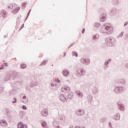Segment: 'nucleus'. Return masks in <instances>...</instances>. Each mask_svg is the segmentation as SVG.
Returning a JSON list of instances; mask_svg holds the SVG:
<instances>
[{
    "mask_svg": "<svg viewBox=\"0 0 128 128\" xmlns=\"http://www.w3.org/2000/svg\"><path fill=\"white\" fill-rule=\"evenodd\" d=\"M114 120H118L120 118V113L116 114L114 116Z\"/></svg>",
    "mask_w": 128,
    "mask_h": 128,
    "instance_id": "obj_24",
    "label": "nucleus"
},
{
    "mask_svg": "<svg viewBox=\"0 0 128 128\" xmlns=\"http://www.w3.org/2000/svg\"><path fill=\"white\" fill-rule=\"evenodd\" d=\"M53 126H54V128H56L58 126V123L56 121L53 122Z\"/></svg>",
    "mask_w": 128,
    "mask_h": 128,
    "instance_id": "obj_36",
    "label": "nucleus"
},
{
    "mask_svg": "<svg viewBox=\"0 0 128 128\" xmlns=\"http://www.w3.org/2000/svg\"><path fill=\"white\" fill-rule=\"evenodd\" d=\"M92 84H94V86H96V80H94V82H92Z\"/></svg>",
    "mask_w": 128,
    "mask_h": 128,
    "instance_id": "obj_50",
    "label": "nucleus"
},
{
    "mask_svg": "<svg viewBox=\"0 0 128 128\" xmlns=\"http://www.w3.org/2000/svg\"><path fill=\"white\" fill-rule=\"evenodd\" d=\"M4 64L2 65V66L0 67V70H4Z\"/></svg>",
    "mask_w": 128,
    "mask_h": 128,
    "instance_id": "obj_49",
    "label": "nucleus"
},
{
    "mask_svg": "<svg viewBox=\"0 0 128 128\" xmlns=\"http://www.w3.org/2000/svg\"><path fill=\"white\" fill-rule=\"evenodd\" d=\"M124 34V32H121V33L118 36V38H122Z\"/></svg>",
    "mask_w": 128,
    "mask_h": 128,
    "instance_id": "obj_38",
    "label": "nucleus"
},
{
    "mask_svg": "<svg viewBox=\"0 0 128 128\" xmlns=\"http://www.w3.org/2000/svg\"><path fill=\"white\" fill-rule=\"evenodd\" d=\"M30 12H28V14H27V16L28 17L30 16Z\"/></svg>",
    "mask_w": 128,
    "mask_h": 128,
    "instance_id": "obj_57",
    "label": "nucleus"
},
{
    "mask_svg": "<svg viewBox=\"0 0 128 128\" xmlns=\"http://www.w3.org/2000/svg\"><path fill=\"white\" fill-rule=\"evenodd\" d=\"M98 38H100V35L96 34L92 36V40L95 42H96L98 40Z\"/></svg>",
    "mask_w": 128,
    "mask_h": 128,
    "instance_id": "obj_30",
    "label": "nucleus"
},
{
    "mask_svg": "<svg viewBox=\"0 0 128 128\" xmlns=\"http://www.w3.org/2000/svg\"><path fill=\"white\" fill-rule=\"evenodd\" d=\"M48 114V108H45L42 112V116H46Z\"/></svg>",
    "mask_w": 128,
    "mask_h": 128,
    "instance_id": "obj_16",
    "label": "nucleus"
},
{
    "mask_svg": "<svg viewBox=\"0 0 128 128\" xmlns=\"http://www.w3.org/2000/svg\"><path fill=\"white\" fill-rule=\"evenodd\" d=\"M72 54L74 56H76V58H78V52L76 51H73L72 52Z\"/></svg>",
    "mask_w": 128,
    "mask_h": 128,
    "instance_id": "obj_34",
    "label": "nucleus"
},
{
    "mask_svg": "<svg viewBox=\"0 0 128 128\" xmlns=\"http://www.w3.org/2000/svg\"><path fill=\"white\" fill-rule=\"evenodd\" d=\"M55 82H60V79H56Z\"/></svg>",
    "mask_w": 128,
    "mask_h": 128,
    "instance_id": "obj_48",
    "label": "nucleus"
},
{
    "mask_svg": "<svg viewBox=\"0 0 128 128\" xmlns=\"http://www.w3.org/2000/svg\"><path fill=\"white\" fill-rule=\"evenodd\" d=\"M38 82H36V80H34L30 82V88H34V86H37Z\"/></svg>",
    "mask_w": 128,
    "mask_h": 128,
    "instance_id": "obj_23",
    "label": "nucleus"
},
{
    "mask_svg": "<svg viewBox=\"0 0 128 128\" xmlns=\"http://www.w3.org/2000/svg\"><path fill=\"white\" fill-rule=\"evenodd\" d=\"M19 27H20V23L16 22V29L18 30Z\"/></svg>",
    "mask_w": 128,
    "mask_h": 128,
    "instance_id": "obj_43",
    "label": "nucleus"
},
{
    "mask_svg": "<svg viewBox=\"0 0 128 128\" xmlns=\"http://www.w3.org/2000/svg\"><path fill=\"white\" fill-rule=\"evenodd\" d=\"M18 128H28V126L26 124H24L22 122H19L18 124Z\"/></svg>",
    "mask_w": 128,
    "mask_h": 128,
    "instance_id": "obj_18",
    "label": "nucleus"
},
{
    "mask_svg": "<svg viewBox=\"0 0 128 128\" xmlns=\"http://www.w3.org/2000/svg\"><path fill=\"white\" fill-rule=\"evenodd\" d=\"M70 88L66 85L64 86L62 88V92H68V94L66 95V96L68 97V98L69 100H72V96H74V92H70Z\"/></svg>",
    "mask_w": 128,
    "mask_h": 128,
    "instance_id": "obj_3",
    "label": "nucleus"
},
{
    "mask_svg": "<svg viewBox=\"0 0 128 128\" xmlns=\"http://www.w3.org/2000/svg\"><path fill=\"white\" fill-rule=\"evenodd\" d=\"M9 94L10 96H14V94H16V90L12 89L9 92Z\"/></svg>",
    "mask_w": 128,
    "mask_h": 128,
    "instance_id": "obj_25",
    "label": "nucleus"
},
{
    "mask_svg": "<svg viewBox=\"0 0 128 128\" xmlns=\"http://www.w3.org/2000/svg\"><path fill=\"white\" fill-rule=\"evenodd\" d=\"M66 56V52H64V55L63 56L64 58V56Z\"/></svg>",
    "mask_w": 128,
    "mask_h": 128,
    "instance_id": "obj_55",
    "label": "nucleus"
},
{
    "mask_svg": "<svg viewBox=\"0 0 128 128\" xmlns=\"http://www.w3.org/2000/svg\"><path fill=\"white\" fill-rule=\"evenodd\" d=\"M22 108H23L24 110H28V108H26V106H24V105H23V106H22Z\"/></svg>",
    "mask_w": 128,
    "mask_h": 128,
    "instance_id": "obj_46",
    "label": "nucleus"
},
{
    "mask_svg": "<svg viewBox=\"0 0 128 128\" xmlns=\"http://www.w3.org/2000/svg\"><path fill=\"white\" fill-rule=\"evenodd\" d=\"M78 76H83L86 74V70L83 68H80L76 70Z\"/></svg>",
    "mask_w": 128,
    "mask_h": 128,
    "instance_id": "obj_7",
    "label": "nucleus"
},
{
    "mask_svg": "<svg viewBox=\"0 0 128 128\" xmlns=\"http://www.w3.org/2000/svg\"><path fill=\"white\" fill-rule=\"evenodd\" d=\"M80 62L82 64H83L88 65L90 64V58H82L80 59Z\"/></svg>",
    "mask_w": 128,
    "mask_h": 128,
    "instance_id": "obj_10",
    "label": "nucleus"
},
{
    "mask_svg": "<svg viewBox=\"0 0 128 128\" xmlns=\"http://www.w3.org/2000/svg\"><path fill=\"white\" fill-rule=\"evenodd\" d=\"M105 40L107 46H108L114 47L116 46V38L113 37H109L108 38H106Z\"/></svg>",
    "mask_w": 128,
    "mask_h": 128,
    "instance_id": "obj_4",
    "label": "nucleus"
},
{
    "mask_svg": "<svg viewBox=\"0 0 128 128\" xmlns=\"http://www.w3.org/2000/svg\"><path fill=\"white\" fill-rule=\"evenodd\" d=\"M19 114L20 118L22 119L24 118V116H26V112L24 111H20Z\"/></svg>",
    "mask_w": 128,
    "mask_h": 128,
    "instance_id": "obj_27",
    "label": "nucleus"
},
{
    "mask_svg": "<svg viewBox=\"0 0 128 128\" xmlns=\"http://www.w3.org/2000/svg\"><path fill=\"white\" fill-rule=\"evenodd\" d=\"M87 100L88 104H92V96L91 94L88 95L87 96Z\"/></svg>",
    "mask_w": 128,
    "mask_h": 128,
    "instance_id": "obj_22",
    "label": "nucleus"
},
{
    "mask_svg": "<svg viewBox=\"0 0 128 128\" xmlns=\"http://www.w3.org/2000/svg\"><path fill=\"white\" fill-rule=\"evenodd\" d=\"M128 22H126L124 23V26H128Z\"/></svg>",
    "mask_w": 128,
    "mask_h": 128,
    "instance_id": "obj_47",
    "label": "nucleus"
},
{
    "mask_svg": "<svg viewBox=\"0 0 128 128\" xmlns=\"http://www.w3.org/2000/svg\"><path fill=\"white\" fill-rule=\"evenodd\" d=\"M74 42L72 43L70 46H74Z\"/></svg>",
    "mask_w": 128,
    "mask_h": 128,
    "instance_id": "obj_56",
    "label": "nucleus"
},
{
    "mask_svg": "<svg viewBox=\"0 0 128 128\" xmlns=\"http://www.w3.org/2000/svg\"><path fill=\"white\" fill-rule=\"evenodd\" d=\"M75 93L76 96H78L80 98H82V97L84 96V94L80 91L76 90V91Z\"/></svg>",
    "mask_w": 128,
    "mask_h": 128,
    "instance_id": "obj_20",
    "label": "nucleus"
},
{
    "mask_svg": "<svg viewBox=\"0 0 128 128\" xmlns=\"http://www.w3.org/2000/svg\"><path fill=\"white\" fill-rule=\"evenodd\" d=\"M20 66L22 70H24V68H26V64H20Z\"/></svg>",
    "mask_w": 128,
    "mask_h": 128,
    "instance_id": "obj_35",
    "label": "nucleus"
},
{
    "mask_svg": "<svg viewBox=\"0 0 128 128\" xmlns=\"http://www.w3.org/2000/svg\"><path fill=\"white\" fill-rule=\"evenodd\" d=\"M59 98L60 102H68V98L64 96V94H61Z\"/></svg>",
    "mask_w": 128,
    "mask_h": 128,
    "instance_id": "obj_11",
    "label": "nucleus"
},
{
    "mask_svg": "<svg viewBox=\"0 0 128 128\" xmlns=\"http://www.w3.org/2000/svg\"><path fill=\"white\" fill-rule=\"evenodd\" d=\"M126 84V80L121 78L117 80L116 86H120V84Z\"/></svg>",
    "mask_w": 128,
    "mask_h": 128,
    "instance_id": "obj_13",
    "label": "nucleus"
},
{
    "mask_svg": "<svg viewBox=\"0 0 128 128\" xmlns=\"http://www.w3.org/2000/svg\"><path fill=\"white\" fill-rule=\"evenodd\" d=\"M54 84H55V86H58V84L55 82V83H54Z\"/></svg>",
    "mask_w": 128,
    "mask_h": 128,
    "instance_id": "obj_58",
    "label": "nucleus"
},
{
    "mask_svg": "<svg viewBox=\"0 0 128 128\" xmlns=\"http://www.w3.org/2000/svg\"><path fill=\"white\" fill-rule=\"evenodd\" d=\"M18 73L16 72H13L10 74H6V76H4V82H8L11 80L12 84H16V86H18L22 84L21 82L18 81Z\"/></svg>",
    "mask_w": 128,
    "mask_h": 128,
    "instance_id": "obj_1",
    "label": "nucleus"
},
{
    "mask_svg": "<svg viewBox=\"0 0 128 128\" xmlns=\"http://www.w3.org/2000/svg\"><path fill=\"white\" fill-rule=\"evenodd\" d=\"M112 4L114 6H118L120 4V1L118 0H112Z\"/></svg>",
    "mask_w": 128,
    "mask_h": 128,
    "instance_id": "obj_32",
    "label": "nucleus"
},
{
    "mask_svg": "<svg viewBox=\"0 0 128 128\" xmlns=\"http://www.w3.org/2000/svg\"><path fill=\"white\" fill-rule=\"evenodd\" d=\"M46 60H45L44 61H43L41 64H40V66H46Z\"/></svg>",
    "mask_w": 128,
    "mask_h": 128,
    "instance_id": "obj_39",
    "label": "nucleus"
},
{
    "mask_svg": "<svg viewBox=\"0 0 128 128\" xmlns=\"http://www.w3.org/2000/svg\"><path fill=\"white\" fill-rule=\"evenodd\" d=\"M18 102V100H16V98H14V100L12 101V102L13 104H16V102Z\"/></svg>",
    "mask_w": 128,
    "mask_h": 128,
    "instance_id": "obj_42",
    "label": "nucleus"
},
{
    "mask_svg": "<svg viewBox=\"0 0 128 128\" xmlns=\"http://www.w3.org/2000/svg\"><path fill=\"white\" fill-rule=\"evenodd\" d=\"M41 124L44 128H48V124H46V122L45 121H42L41 122Z\"/></svg>",
    "mask_w": 128,
    "mask_h": 128,
    "instance_id": "obj_28",
    "label": "nucleus"
},
{
    "mask_svg": "<svg viewBox=\"0 0 128 128\" xmlns=\"http://www.w3.org/2000/svg\"><path fill=\"white\" fill-rule=\"evenodd\" d=\"M98 88L96 87V86H94V88H92V93L94 94H98Z\"/></svg>",
    "mask_w": 128,
    "mask_h": 128,
    "instance_id": "obj_26",
    "label": "nucleus"
},
{
    "mask_svg": "<svg viewBox=\"0 0 128 128\" xmlns=\"http://www.w3.org/2000/svg\"><path fill=\"white\" fill-rule=\"evenodd\" d=\"M56 128H62L60 126H57V127H56Z\"/></svg>",
    "mask_w": 128,
    "mask_h": 128,
    "instance_id": "obj_59",
    "label": "nucleus"
},
{
    "mask_svg": "<svg viewBox=\"0 0 128 128\" xmlns=\"http://www.w3.org/2000/svg\"><path fill=\"white\" fill-rule=\"evenodd\" d=\"M106 120H108V119L106 118H101L100 120V122H102V124H104L106 122Z\"/></svg>",
    "mask_w": 128,
    "mask_h": 128,
    "instance_id": "obj_33",
    "label": "nucleus"
},
{
    "mask_svg": "<svg viewBox=\"0 0 128 128\" xmlns=\"http://www.w3.org/2000/svg\"><path fill=\"white\" fill-rule=\"evenodd\" d=\"M94 26L95 28H100V24L98 22H96L94 24Z\"/></svg>",
    "mask_w": 128,
    "mask_h": 128,
    "instance_id": "obj_37",
    "label": "nucleus"
},
{
    "mask_svg": "<svg viewBox=\"0 0 128 128\" xmlns=\"http://www.w3.org/2000/svg\"><path fill=\"white\" fill-rule=\"evenodd\" d=\"M62 75L64 76H68L70 74V71L68 69H64L62 72Z\"/></svg>",
    "mask_w": 128,
    "mask_h": 128,
    "instance_id": "obj_17",
    "label": "nucleus"
},
{
    "mask_svg": "<svg viewBox=\"0 0 128 128\" xmlns=\"http://www.w3.org/2000/svg\"><path fill=\"white\" fill-rule=\"evenodd\" d=\"M106 13H102L100 16V22H106Z\"/></svg>",
    "mask_w": 128,
    "mask_h": 128,
    "instance_id": "obj_12",
    "label": "nucleus"
},
{
    "mask_svg": "<svg viewBox=\"0 0 128 128\" xmlns=\"http://www.w3.org/2000/svg\"><path fill=\"white\" fill-rule=\"evenodd\" d=\"M108 126H109L110 128H112V122H109Z\"/></svg>",
    "mask_w": 128,
    "mask_h": 128,
    "instance_id": "obj_45",
    "label": "nucleus"
},
{
    "mask_svg": "<svg viewBox=\"0 0 128 128\" xmlns=\"http://www.w3.org/2000/svg\"><path fill=\"white\" fill-rule=\"evenodd\" d=\"M8 12L5 10H0V18H8Z\"/></svg>",
    "mask_w": 128,
    "mask_h": 128,
    "instance_id": "obj_9",
    "label": "nucleus"
},
{
    "mask_svg": "<svg viewBox=\"0 0 128 128\" xmlns=\"http://www.w3.org/2000/svg\"><path fill=\"white\" fill-rule=\"evenodd\" d=\"M110 62H112V59L109 58L104 62V70H106V68H108V64Z\"/></svg>",
    "mask_w": 128,
    "mask_h": 128,
    "instance_id": "obj_14",
    "label": "nucleus"
},
{
    "mask_svg": "<svg viewBox=\"0 0 128 128\" xmlns=\"http://www.w3.org/2000/svg\"><path fill=\"white\" fill-rule=\"evenodd\" d=\"M4 64L6 66H8V62H4Z\"/></svg>",
    "mask_w": 128,
    "mask_h": 128,
    "instance_id": "obj_51",
    "label": "nucleus"
},
{
    "mask_svg": "<svg viewBox=\"0 0 128 128\" xmlns=\"http://www.w3.org/2000/svg\"><path fill=\"white\" fill-rule=\"evenodd\" d=\"M84 114V110H79L78 111L76 112V114L77 116H82Z\"/></svg>",
    "mask_w": 128,
    "mask_h": 128,
    "instance_id": "obj_19",
    "label": "nucleus"
},
{
    "mask_svg": "<svg viewBox=\"0 0 128 128\" xmlns=\"http://www.w3.org/2000/svg\"><path fill=\"white\" fill-rule=\"evenodd\" d=\"M24 27V24H22L21 26H20V28L19 30H22Z\"/></svg>",
    "mask_w": 128,
    "mask_h": 128,
    "instance_id": "obj_44",
    "label": "nucleus"
},
{
    "mask_svg": "<svg viewBox=\"0 0 128 128\" xmlns=\"http://www.w3.org/2000/svg\"><path fill=\"white\" fill-rule=\"evenodd\" d=\"M70 128H74V126L71 125L70 127Z\"/></svg>",
    "mask_w": 128,
    "mask_h": 128,
    "instance_id": "obj_60",
    "label": "nucleus"
},
{
    "mask_svg": "<svg viewBox=\"0 0 128 128\" xmlns=\"http://www.w3.org/2000/svg\"><path fill=\"white\" fill-rule=\"evenodd\" d=\"M6 114H8V112H10V110L6 109Z\"/></svg>",
    "mask_w": 128,
    "mask_h": 128,
    "instance_id": "obj_53",
    "label": "nucleus"
},
{
    "mask_svg": "<svg viewBox=\"0 0 128 128\" xmlns=\"http://www.w3.org/2000/svg\"><path fill=\"white\" fill-rule=\"evenodd\" d=\"M116 12V8H114L110 10L111 16H114Z\"/></svg>",
    "mask_w": 128,
    "mask_h": 128,
    "instance_id": "obj_29",
    "label": "nucleus"
},
{
    "mask_svg": "<svg viewBox=\"0 0 128 128\" xmlns=\"http://www.w3.org/2000/svg\"><path fill=\"white\" fill-rule=\"evenodd\" d=\"M86 32V28H84L82 30V34H84V32Z\"/></svg>",
    "mask_w": 128,
    "mask_h": 128,
    "instance_id": "obj_52",
    "label": "nucleus"
},
{
    "mask_svg": "<svg viewBox=\"0 0 128 128\" xmlns=\"http://www.w3.org/2000/svg\"><path fill=\"white\" fill-rule=\"evenodd\" d=\"M126 67L128 68V64H126Z\"/></svg>",
    "mask_w": 128,
    "mask_h": 128,
    "instance_id": "obj_64",
    "label": "nucleus"
},
{
    "mask_svg": "<svg viewBox=\"0 0 128 128\" xmlns=\"http://www.w3.org/2000/svg\"><path fill=\"white\" fill-rule=\"evenodd\" d=\"M72 48V46H70L68 47V48Z\"/></svg>",
    "mask_w": 128,
    "mask_h": 128,
    "instance_id": "obj_63",
    "label": "nucleus"
},
{
    "mask_svg": "<svg viewBox=\"0 0 128 128\" xmlns=\"http://www.w3.org/2000/svg\"><path fill=\"white\" fill-rule=\"evenodd\" d=\"M20 98H22L20 100L21 102H23L24 104H28V100L24 94H21L20 95Z\"/></svg>",
    "mask_w": 128,
    "mask_h": 128,
    "instance_id": "obj_8",
    "label": "nucleus"
},
{
    "mask_svg": "<svg viewBox=\"0 0 128 128\" xmlns=\"http://www.w3.org/2000/svg\"><path fill=\"white\" fill-rule=\"evenodd\" d=\"M8 8H11L12 10V12L16 14H18L20 12V7H17L16 4H10L8 6Z\"/></svg>",
    "mask_w": 128,
    "mask_h": 128,
    "instance_id": "obj_5",
    "label": "nucleus"
},
{
    "mask_svg": "<svg viewBox=\"0 0 128 128\" xmlns=\"http://www.w3.org/2000/svg\"><path fill=\"white\" fill-rule=\"evenodd\" d=\"M28 16H26V17L25 18L24 22H26V20H28Z\"/></svg>",
    "mask_w": 128,
    "mask_h": 128,
    "instance_id": "obj_61",
    "label": "nucleus"
},
{
    "mask_svg": "<svg viewBox=\"0 0 128 128\" xmlns=\"http://www.w3.org/2000/svg\"><path fill=\"white\" fill-rule=\"evenodd\" d=\"M59 122L62 124V122H64V116H60V121Z\"/></svg>",
    "mask_w": 128,
    "mask_h": 128,
    "instance_id": "obj_31",
    "label": "nucleus"
},
{
    "mask_svg": "<svg viewBox=\"0 0 128 128\" xmlns=\"http://www.w3.org/2000/svg\"><path fill=\"white\" fill-rule=\"evenodd\" d=\"M26 2H23L22 4V9L24 8H26Z\"/></svg>",
    "mask_w": 128,
    "mask_h": 128,
    "instance_id": "obj_40",
    "label": "nucleus"
},
{
    "mask_svg": "<svg viewBox=\"0 0 128 128\" xmlns=\"http://www.w3.org/2000/svg\"><path fill=\"white\" fill-rule=\"evenodd\" d=\"M50 84H51V86H55L54 83H51Z\"/></svg>",
    "mask_w": 128,
    "mask_h": 128,
    "instance_id": "obj_54",
    "label": "nucleus"
},
{
    "mask_svg": "<svg viewBox=\"0 0 128 128\" xmlns=\"http://www.w3.org/2000/svg\"><path fill=\"white\" fill-rule=\"evenodd\" d=\"M103 26L104 27V29L106 31L101 30L100 32L102 34H110L114 32V28L110 24H103Z\"/></svg>",
    "mask_w": 128,
    "mask_h": 128,
    "instance_id": "obj_2",
    "label": "nucleus"
},
{
    "mask_svg": "<svg viewBox=\"0 0 128 128\" xmlns=\"http://www.w3.org/2000/svg\"><path fill=\"white\" fill-rule=\"evenodd\" d=\"M117 104L118 106V108L120 110H122V112H124L125 108L124 104L118 102L117 103Z\"/></svg>",
    "mask_w": 128,
    "mask_h": 128,
    "instance_id": "obj_15",
    "label": "nucleus"
},
{
    "mask_svg": "<svg viewBox=\"0 0 128 128\" xmlns=\"http://www.w3.org/2000/svg\"><path fill=\"white\" fill-rule=\"evenodd\" d=\"M0 124L2 126H8V123L6 120H1Z\"/></svg>",
    "mask_w": 128,
    "mask_h": 128,
    "instance_id": "obj_21",
    "label": "nucleus"
},
{
    "mask_svg": "<svg viewBox=\"0 0 128 128\" xmlns=\"http://www.w3.org/2000/svg\"><path fill=\"white\" fill-rule=\"evenodd\" d=\"M113 92L117 94H122V92H124V87L122 86H117L114 90Z\"/></svg>",
    "mask_w": 128,
    "mask_h": 128,
    "instance_id": "obj_6",
    "label": "nucleus"
},
{
    "mask_svg": "<svg viewBox=\"0 0 128 128\" xmlns=\"http://www.w3.org/2000/svg\"><path fill=\"white\" fill-rule=\"evenodd\" d=\"M30 12H32V9H30L28 11V12H30Z\"/></svg>",
    "mask_w": 128,
    "mask_h": 128,
    "instance_id": "obj_62",
    "label": "nucleus"
},
{
    "mask_svg": "<svg viewBox=\"0 0 128 128\" xmlns=\"http://www.w3.org/2000/svg\"><path fill=\"white\" fill-rule=\"evenodd\" d=\"M4 92V88L0 85V94Z\"/></svg>",
    "mask_w": 128,
    "mask_h": 128,
    "instance_id": "obj_41",
    "label": "nucleus"
}]
</instances>
